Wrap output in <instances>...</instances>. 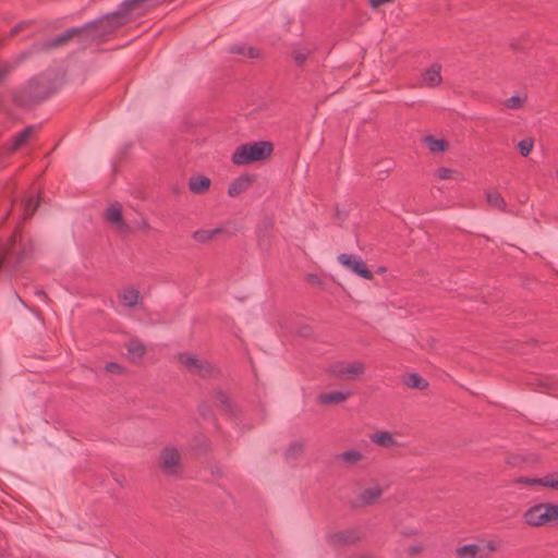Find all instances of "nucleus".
I'll use <instances>...</instances> for the list:
<instances>
[{
	"label": "nucleus",
	"instance_id": "1",
	"mask_svg": "<svg viewBox=\"0 0 558 558\" xmlns=\"http://www.w3.org/2000/svg\"><path fill=\"white\" fill-rule=\"evenodd\" d=\"M35 250L36 244L33 239H25L21 230L16 229L5 242L0 243V267L4 259L20 263L32 257Z\"/></svg>",
	"mask_w": 558,
	"mask_h": 558
},
{
	"label": "nucleus",
	"instance_id": "2",
	"mask_svg": "<svg viewBox=\"0 0 558 558\" xmlns=\"http://www.w3.org/2000/svg\"><path fill=\"white\" fill-rule=\"evenodd\" d=\"M272 150V144L267 141L245 143L236 147L231 156V160L238 166L250 165L267 159Z\"/></svg>",
	"mask_w": 558,
	"mask_h": 558
},
{
	"label": "nucleus",
	"instance_id": "3",
	"mask_svg": "<svg viewBox=\"0 0 558 558\" xmlns=\"http://www.w3.org/2000/svg\"><path fill=\"white\" fill-rule=\"evenodd\" d=\"M178 359L187 372L202 378H210L219 374V369L210 362L198 359L190 353H180Z\"/></svg>",
	"mask_w": 558,
	"mask_h": 558
},
{
	"label": "nucleus",
	"instance_id": "4",
	"mask_svg": "<svg viewBox=\"0 0 558 558\" xmlns=\"http://www.w3.org/2000/svg\"><path fill=\"white\" fill-rule=\"evenodd\" d=\"M365 371V365L362 362H336L329 366V373L339 379H355L360 377Z\"/></svg>",
	"mask_w": 558,
	"mask_h": 558
},
{
	"label": "nucleus",
	"instance_id": "5",
	"mask_svg": "<svg viewBox=\"0 0 558 558\" xmlns=\"http://www.w3.org/2000/svg\"><path fill=\"white\" fill-rule=\"evenodd\" d=\"M338 262L355 275L367 280L373 279V272L367 268L366 264L360 256L342 253L338 256Z\"/></svg>",
	"mask_w": 558,
	"mask_h": 558
},
{
	"label": "nucleus",
	"instance_id": "6",
	"mask_svg": "<svg viewBox=\"0 0 558 558\" xmlns=\"http://www.w3.org/2000/svg\"><path fill=\"white\" fill-rule=\"evenodd\" d=\"M181 454L174 447H166L160 452V468L168 475L177 474L180 469Z\"/></svg>",
	"mask_w": 558,
	"mask_h": 558
},
{
	"label": "nucleus",
	"instance_id": "7",
	"mask_svg": "<svg viewBox=\"0 0 558 558\" xmlns=\"http://www.w3.org/2000/svg\"><path fill=\"white\" fill-rule=\"evenodd\" d=\"M522 519L524 524L530 527H541L548 525L544 502H539L527 508L523 512Z\"/></svg>",
	"mask_w": 558,
	"mask_h": 558
},
{
	"label": "nucleus",
	"instance_id": "8",
	"mask_svg": "<svg viewBox=\"0 0 558 558\" xmlns=\"http://www.w3.org/2000/svg\"><path fill=\"white\" fill-rule=\"evenodd\" d=\"M105 219L112 227L122 233L130 231L129 225L124 221L122 215V205L118 202L111 204L105 211Z\"/></svg>",
	"mask_w": 558,
	"mask_h": 558
},
{
	"label": "nucleus",
	"instance_id": "9",
	"mask_svg": "<svg viewBox=\"0 0 558 558\" xmlns=\"http://www.w3.org/2000/svg\"><path fill=\"white\" fill-rule=\"evenodd\" d=\"M361 537L362 533L360 530L350 529L329 534L327 541L331 546H343L355 544Z\"/></svg>",
	"mask_w": 558,
	"mask_h": 558
},
{
	"label": "nucleus",
	"instance_id": "10",
	"mask_svg": "<svg viewBox=\"0 0 558 558\" xmlns=\"http://www.w3.org/2000/svg\"><path fill=\"white\" fill-rule=\"evenodd\" d=\"M495 549L496 546L492 542L487 544V553L476 544H469L457 548L456 554L459 558H487Z\"/></svg>",
	"mask_w": 558,
	"mask_h": 558
},
{
	"label": "nucleus",
	"instance_id": "11",
	"mask_svg": "<svg viewBox=\"0 0 558 558\" xmlns=\"http://www.w3.org/2000/svg\"><path fill=\"white\" fill-rule=\"evenodd\" d=\"M440 72H441L440 64H438V63L432 64L428 69H426L422 73L421 83H420L421 86L433 88V87L440 85V83L442 82Z\"/></svg>",
	"mask_w": 558,
	"mask_h": 558
},
{
	"label": "nucleus",
	"instance_id": "12",
	"mask_svg": "<svg viewBox=\"0 0 558 558\" xmlns=\"http://www.w3.org/2000/svg\"><path fill=\"white\" fill-rule=\"evenodd\" d=\"M36 130H37L36 126L29 125V126L25 128L22 132L17 133L12 138V141L9 145V150L12 153L19 150L22 146H24L28 142V140L36 132Z\"/></svg>",
	"mask_w": 558,
	"mask_h": 558
},
{
	"label": "nucleus",
	"instance_id": "13",
	"mask_svg": "<svg viewBox=\"0 0 558 558\" xmlns=\"http://www.w3.org/2000/svg\"><path fill=\"white\" fill-rule=\"evenodd\" d=\"M121 305L125 307H134L140 300V291L133 287L125 288L118 293Z\"/></svg>",
	"mask_w": 558,
	"mask_h": 558
},
{
	"label": "nucleus",
	"instance_id": "14",
	"mask_svg": "<svg viewBox=\"0 0 558 558\" xmlns=\"http://www.w3.org/2000/svg\"><path fill=\"white\" fill-rule=\"evenodd\" d=\"M251 183L252 179L248 175H242L234 179L228 187V195L230 197L239 196L248 189Z\"/></svg>",
	"mask_w": 558,
	"mask_h": 558
},
{
	"label": "nucleus",
	"instance_id": "15",
	"mask_svg": "<svg viewBox=\"0 0 558 558\" xmlns=\"http://www.w3.org/2000/svg\"><path fill=\"white\" fill-rule=\"evenodd\" d=\"M369 439L373 444L383 447V448H391L397 446V441L393 438L392 434L386 430H380L372 434Z\"/></svg>",
	"mask_w": 558,
	"mask_h": 558
},
{
	"label": "nucleus",
	"instance_id": "16",
	"mask_svg": "<svg viewBox=\"0 0 558 558\" xmlns=\"http://www.w3.org/2000/svg\"><path fill=\"white\" fill-rule=\"evenodd\" d=\"M210 179L204 175L193 177L189 181V189L194 194H203L210 187Z\"/></svg>",
	"mask_w": 558,
	"mask_h": 558
},
{
	"label": "nucleus",
	"instance_id": "17",
	"mask_svg": "<svg viewBox=\"0 0 558 558\" xmlns=\"http://www.w3.org/2000/svg\"><path fill=\"white\" fill-rule=\"evenodd\" d=\"M349 391H331L320 393L318 401L323 404L342 403L350 397Z\"/></svg>",
	"mask_w": 558,
	"mask_h": 558
},
{
	"label": "nucleus",
	"instance_id": "18",
	"mask_svg": "<svg viewBox=\"0 0 558 558\" xmlns=\"http://www.w3.org/2000/svg\"><path fill=\"white\" fill-rule=\"evenodd\" d=\"M403 384L412 389L425 390L428 388V381L416 373L405 375Z\"/></svg>",
	"mask_w": 558,
	"mask_h": 558
},
{
	"label": "nucleus",
	"instance_id": "19",
	"mask_svg": "<svg viewBox=\"0 0 558 558\" xmlns=\"http://www.w3.org/2000/svg\"><path fill=\"white\" fill-rule=\"evenodd\" d=\"M383 494L381 488L378 485L365 488L360 494V500L363 505H372L376 502Z\"/></svg>",
	"mask_w": 558,
	"mask_h": 558
},
{
	"label": "nucleus",
	"instance_id": "20",
	"mask_svg": "<svg viewBox=\"0 0 558 558\" xmlns=\"http://www.w3.org/2000/svg\"><path fill=\"white\" fill-rule=\"evenodd\" d=\"M423 142L427 145L430 153H442L448 148V142L444 138H435L432 135L425 136Z\"/></svg>",
	"mask_w": 558,
	"mask_h": 558
},
{
	"label": "nucleus",
	"instance_id": "21",
	"mask_svg": "<svg viewBox=\"0 0 558 558\" xmlns=\"http://www.w3.org/2000/svg\"><path fill=\"white\" fill-rule=\"evenodd\" d=\"M485 195L486 201L490 207H494L500 211L507 210V203L499 193L494 191H487Z\"/></svg>",
	"mask_w": 558,
	"mask_h": 558
},
{
	"label": "nucleus",
	"instance_id": "22",
	"mask_svg": "<svg viewBox=\"0 0 558 558\" xmlns=\"http://www.w3.org/2000/svg\"><path fill=\"white\" fill-rule=\"evenodd\" d=\"M527 101L526 95H513L504 101V107L510 110H518L525 106Z\"/></svg>",
	"mask_w": 558,
	"mask_h": 558
},
{
	"label": "nucleus",
	"instance_id": "23",
	"mask_svg": "<svg viewBox=\"0 0 558 558\" xmlns=\"http://www.w3.org/2000/svg\"><path fill=\"white\" fill-rule=\"evenodd\" d=\"M220 232H221V229H219V228L211 229V230H197L193 233L192 236L196 242L206 243V242L213 240Z\"/></svg>",
	"mask_w": 558,
	"mask_h": 558
},
{
	"label": "nucleus",
	"instance_id": "24",
	"mask_svg": "<svg viewBox=\"0 0 558 558\" xmlns=\"http://www.w3.org/2000/svg\"><path fill=\"white\" fill-rule=\"evenodd\" d=\"M436 177L440 180H462V174L453 169L440 167L436 170Z\"/></svg>",
	"mask_w": 558,
	"mask_h": 558
},
{
	"label": "nucleus",
	"instance_id": "25",
	"mask_svg": "<svg viewBox=\"0 0 558 558\" xmlns=\"http://www.w3.org/2000/svg\"><path fill=\"white\" fill-rule=\"evenodd\" d=\"M231 52L246 56L248 58L255 59L259 57V50L254 47H246L244 45H234L230 49Z\"/></svg>",
	"mask_w": 558,
	"mask_h": 558
},
{
	"label": "nucleus",
	"instance_id": "26",
	"mask_svg": "<svg viewBox=\"0 0 558 558\" xmlns=\"http://www.w3.org/2000/svg\"><path fill=\"white\" fill-rule=\"evenodd\" d=\"M215 400L217 402V405H219L222 411L230 414L232 413V403L227 393H225L221 390L216 391Z\"/></svg>",
	"mask_w": 558,
	"mask_h": 558
},
{
	"label": "nucleus",
	"instance_id": "27",
	"mask_svg": "<svg viewBox=\"0 0 558 558\" xmlns=\"http://www.w3.org/2000/svg\"><path fill=\"white\" fill-rule=\"evenodd\" d=\"M548 525L558 524V504L544 502Z\"/></svg>",
	"mask_w": 558,
	"mask_h": 558
},
{
	"label": "nucleus",
	"instance_id": "28",
	"mask_svg": "<svg viewBox=\"0 0 558 558\" xmlns=\"http://www.w3.org/2000/svg\"><path fill=\"white\" fill-rule=\"evenodd\" d=\"M145 347L137 340H131L128 343V352L131 356L141 359L145 354Z\"/></svg>",
	"mask_w": 558,
	"mask_h": 558
},
{
	"label": "nucleus",
	"instance_id": "29",
	"mask_svg": "<svg viewBox=\"0 0 558 558\" xmlns=\"http://www.w3.org/2000/svg\"><path fill=\"white\" fill-rule=\"evenodd\" d=\"M339 458L350 465H353L362 460L363 456L360 451L351 449L342 452Z\"/></svg>",
	"mask_w": 558,
	"mask_h": 558
},
{
	"label": "nucleus",
	"instance_id": "30",
	"mask_svg": "<svg viewBox=\"0 0 558 558\" xmlns=\"http://www.w3.org/2000/svg\"><path fill=\"white\" fill-rule=\"evenodd\" d=\"M534 147V141L531 137L523 138L518 143V149L521 156L527 157Z\"/></svg>",
	"mask_w": 558,
	"mask_h": 558
},
{
	"label": "nucleus",
	"instance_id": "31",
	"mask_svg": "<svg viewBox=\"0 0 558 558\" xmlns=\"http://www.w3.org/2000/svg\"><path fill=\"white\" fill-rule=\"evenodd\" d=\"M542 486L558 490V472L549 473L543 476Z\"/></svg>",
	"mask_w": 558,
	"mask_h": 558
},
{
	"label": "nucleus",
	"instance_id": "32",
	"mask_svg": "<svg viewBox=\"0 0 558 558\" xmlns=\"http://www.w3.org/2000/svg\"><path fill=\"white\" fill-rule=\"evenodd\" d=\"M513 484L515 485H524V486H542V477H529V476H519L513 480Z\"/></svg>",
	"mask_w": 558,
	"mask_h": 558
},
{
	"label": "nucleus",
	"instance_id": "33",
	"mask_svg": "<svg viewBox=\"0 0 558 558\" xmlns=\"http://www.w3.org/2000/svg\"><path fill=\"white\" fill-rule=\"evenodd\" d=\"M303 450L304 447L301 442H294L287 449L286 458L288 460H295L302 454Z\"/></svg>",
	"mask_w": 558,
	"mask_h": 558
},
{
	"label": "nucleus",
	"instance_id": "34",
	"mask_svg": "<svg viewBox=\"0 0 558 558\" xmlns=\"http://www.w3.org/2000/svg\"><path fill=\"white\" fill-rule=\"evenodd\" d=\"M311 54V50L307 48H298L293 51V59L299 65H303L308 56Z\"/></svg>",
	"mask_w": 558,
	"mask_h": 558
},
{
	"label": "nucleus",
	"instance_id": "35",
	"mask_svg": "<svg viewBox=\"0 0 558 558\" xmlns=\"http://www.w3.org/2000/svg\"><path fill=\"white\" fill-rule=\"evenodd\" d=\"M39 205V201L29 197L24 204V218L32 217Z\"/></svg>",
	"mask_w": 558,
	"mask_h": 558
},
{
	"label": "nucleus",
	"instance_id": "36",
	"mask_svg": "<svg viewBox=\"0 0 558 558\" xmlns=\"http://www.w3.org/2000/svg\"><path fill=\"white\" fill-rule=\"evenodd\" d=\"M105 369L117 375H121L125 372V368L122 365L114 362L107 363Z\"/></svg>",
	"mask_w": 558,
	"mask_h": 558
},
{
	"label": "nucleus",
	"instance_id": "37",
	"mask_svg": "<svg viewBox=\"0 0 558 558\" xmlns=\"http://www.w3.org/2000/svg\"><path fill=\"white\" fill-rule=\"evenodd\" d=\"M13 66L7 61L0 62V83L8 76Z\"/></svg>",
	"mask_w": 558,
	"mask_h": 558
},
{
	"label": "nucleus",
	"instance_id": "38",
	"mask_svg": "<svg viewBox=\"0 0 558 558\" xmlns=\"http://www.w3.org/2000/svg\"><path fill=\"white\" fill-rule=\"evenodd\" d=\"M423 550V547L421 545L411 546L408 548V553L411 556H414Z\"/></svg>",
	"mask_w": 558,
	"mask_h": 558
},
{
	"label": "nucleus",
	"instance_id": "39",
	"mask_svg": "<svg viewBox=\"0 0 558 558\" xmlns=\"http://www.w3.org/2000/svg\"><path fill=\"white\" fill-rule=\"evenodd\" d=\"M392 0H371V5L374 7V8H377L384 3H388V2H391Z\"/></svg>",
	"mask_w": 558,
	"mask_h": 558
},
{
	"label": "nucleus",
	"instance_id": "40",
	"mask_svg": "<svg viewBox=\"0 0 558 558\" xmlns=\"http://www.w3.org/2000/svg\"><path fill=\"white\" fill-rule=\"evenodd\" d=\"M24 27V23H21V24H17L16 26H14L12 29H11V35H15L16 33H19L22 28Z\"/></svg>",
	"mask_w": 558,
	"mask_h": 558
},
{
	"label": "nucleus",
	"instance_id": "41",
	"mask_svg": "<svg viewBox=\"0 0 558 558\" xmlns=\"http://www.w3.org/2000/svg\"><path fill=\"white\" fill-rule=\"evenodd\" d=\"M35 294L43 301H46L47 300V294L45 293V291L43 290H36L35 291Z\"/></svg>",
	"mask_w": 558,
	"mask_h": 558
}]
</instances>
